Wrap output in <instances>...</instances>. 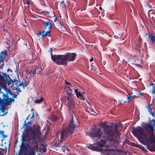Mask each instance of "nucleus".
<instances>
[{"label":"nucleus","mask_w":155,"mask_h":155,"mask_svg":"<svg viewBox=\"0 0 155 155\" xmlns=\"http://www.w3.org/2000/svg\"><path fill=\"white\" fill-rule=\"evenodd\" d=\"M103 126L104 133L108 140L107 141L101 140L97 143V145L101 147H105L107 148L113 147L117 148L120 140L119 131L117 130V125L114 124L112 126L106 125L104 123Z\"/></svg>","instance_id":"1"},{"label":"nucleus","mask_w":155,"mask_h":155,"mask_svg":"<svg viewBox=\"0 0 155 155\" xmlns=\"http://www.w3.org/2000/svg\"><path fill=\"white\" fill-rule=\"evenodd\" d=\"M155 126L154 124H150L145 125V130L148 131V134H144L143 129L140 127L134 128L132 130L133 134L135 136L138 137V134L144 136V140L142 143L147 145L148 150L152 152L155 151V137L153 133Z\"/></svg>","instance_id":"2"},{"label":"nucleus","mask_w":155,"mask_h":155,"mask_svg":"<svg viewBox=\"0 0 155 155\" xmlns=\"http://www.w3.org/2000/svg\"><path fill=\"white\" fill-rule=\"evenodd\" d=\"M66 98L68 101L67 105L68 108L69 110L70 113L71 114L72 116V118L71 119L70 123L68 125V127L66 129H62L61 131V138L62 140L68 138L70 135L73 132L76 127L74 123V120L73 117V114L74 112L72 109L74 108L75 105V103L74 102L72 97L73 95L71 92L67 91Z\"/></svg>","instance_id":"3"},{"label":"nucleus","mask_w":155,"mask_h":155,"mask_svg":"<svg viewBox=\"0 0 155 155\" xmlns=\"http://www.w3.org/2000/svg\"><path fill=\"white\" fill-rule=\"evenodd\" d=\"M77 55L76 53L69 52L67 53L64 55H60L59 60L57 62V64L66 66L68 64L67 61L69 62L74 61Z\"/></svg>","instance_id":"4"},{"label":"nucleus","mask_w":155,"mask_h":155,"mask_svg":"<svg viewBox=\"0 0 155 155\" xmlns=\"http://www.w3.org/2000/svg\"><path fill=\"white\" fill-rule=\"evenodd\" d=\"M91 132L88 131L86 132L87 135L92 138H96L100 139L101 138L103 132L100 128L94 127L91 128Z\"/></svg>","instance_id":"5"},{"label":"nucleus","mask_w":155,"mask_h":155,"mask_svg":"<svg viewBox=\"0 0 155 155\" xmlns=\"http://www.w3.org/2000/svg\"><path fill=\"white\" fill-rule=\"evenodd\" d=\"M90 149L92 150L98 152L102 151L101 155H109L110 154V151H115L116 149L114 148L107 149L104 150L103 148H98L97 147L95 146H92Z\"/></svg>","instance_id":"6"},{"label":"nucleus","mask_w":155,"mask_h":155,"mask_svg":"<svg viewBox=\"0 0 155 155\" xmlns=\"http://www.w3.org/2000/svg\"><path fill=\"white\" fill-rule=\"evenodd\" d=\"M26 121H25V123L23 125V127H25L26 131L29 130H31V132L34 134L33 138L35 137V135L36 133H38L40 131V128L38 127L37 128L33 129L31 126H29L27 124H26Z\"/></svg>","instance_id":"7"},{"label":"nucleus","mask_w":155,"mask_h":155,"mask_svg":"<svg viewBox=\"0 0 155 155\" xmlns=\"http://www.w3.org/2000/svg\"><path fill=\"white\" fill-rule=\"evenodd\" d=\"M51 31V30L48 29V31L45 32V29H43L42 31H39L37 34V36L40 37L41 36V38H44L45 37L48 35V37L51 36V35L50 32Z\"/></svg>","instance_id":"8"},{"label":"nucleus","mask_w":155,"mask_h":155,"mask_svg":"<svg viewBox=\"0 0 155 155\" xmlns=\"http://www.w3.org/2000/svg\"><path fill=\"white\" fill-rule=\"evenodd\" d=\"M52 48H51L49 51L50 52L51 55V58L52 60L55 63L57 64L58 61L59 60L60 55H53L52 53Z\"/></svg>","instance_id":"9"},{"label":"nucleus","mask_w":155,"mask_h":155,"mask_svg":"<svg viewBox=\"0 0 155 155\" xmlns=\"http://www.w3.org/2000/svg\"><path fill=\"white\" fill-rule=\"evenodd\" d=\"M7 55L6 53L3 51L0 54V64H1V67H3L4 65V60Z\"/></svg>","instance_id":"10"},{"label":"nucleus","mask_w":155,"mask_h":155,"mask_svg":"<svg viewBox=\"0 0 155 155\" xmlns=\"http://www.w3.org/2000/svg\"><path fill=\"white\" fill-rule=\"evenodd\" d=\"M74 92L75 93L77 97L79 98H80L83 100L84 101L85 98L81 94L80 91H78V89H75Z\"/></svg>","instance_id":"11"},{"label":"nucleus","mask_w":155,"mask_h":155,"mask_svg":"<svg viewBox=\"0 0 155 155\" xmlns=\"http://www.w3.org/2000/svg\"><path fill=\"white\" fill-rule=\"evenodd\" d=\"M5 104L4 103V101L0 97V110H1L2 112H5V107H4L6 105H5Z\"/></svg>","instance_id":"12"},{"label":"nucleus","mask_w":155,"mask_h":155,"mask_svg":"<svg viewBox=\"0 0 155 155\" xmlns=\"http://www.w3.org/2000/svg\"><path fill=\"white\" fill-rule=\"evenodd\" d=\"M43 24L45 26V29H46L48 27V29L51 30V27L53 26V25L51 22H50L49 21H46V22H44Z\"/></svg>","instance_id":"13"},{"label":"nucleus","mask_w":155,"mask_h":155,"mask_svg":"<svg viewBox=\"0 0 155 155\" xmlns=\"http://www.w3.org/2000/svg\"><path fill=\"white\" fill-rule=\"evenodd\" d=\"M75 87L74 86H73L71 85L69 86H66L65 87L66 89V92L67 91L68 92H71L72 93V91L75 89H75Z\"/></svg>","instance_id":"14"},{"label":"nucleus","mask_w":155,"mask_h":155,"mask_svg":"<svg viewBox=\"0 0 155 155\" xmlns=\"http://www.w3.org/2000/svg\"><path fill=\"white\" fill-rule=\"evenodd\" d=\"M2 100L4 101V103L5 104V105H8L10 103L12 102H14L15 101V99H13L11 98H8L7 99H5Z\"/></svg>","instance_id":"15"},{"label":"nucleus","mask_w":155,"mask_h":155,"mask_svg":"<svg viewBox=\"0 0 155 155\" xmlns=\"http://www.w3.org/2000/svg\"><path fill=\"white\" fill-rule=\"evenodd\" d=\"M148 37L150 38V42L154 43L155 42V36L152 33L148 35Z\"/></svg>","instance_id":"16"},{"label":"nucleus","mask_w":155,"mask_h":155,"mask_svg":"<svg viewBox=\"0 0 155 155\" xmlns=\"http://www.w3.org/2000/svg\"><path fill=\"white\" fill-rule=\"evenodd\" d=\"M36 69H35L34 68H32L31 71L29 72V74L31 76L33 77L34 75L36 74Z\"/></svg>","instance_id":"17"},{"label":"nucleus","mask_w":155,"mask_h":155,"mask_svg":"<svg viewBox=\"0 0 155 155\" xmlns=\"http://www.w3.org/2000/svg\"><path fill=\"white\" fill-rule=\"evenodd\" d=\"M44 100V98L42 97H41L40 99H36L34 101V103L37 104H40Z\"/></svg>","instance_id":"18"},{"label":"nucleus","mask_w":155,"mask_h":155,"mask_svg":"<svg viewBox=\"0 0 155 155\" xmlns=\"http://www.w3.org/2000/svg\"><path fill=\"white\" fill-rule=\"evenodd\" d=\"M152 104H149L146 106V108L148 109V111L150 113L152 111Z\"/></svg>","instance_id":"19"},{"label":"nucleus","mask_w":155,"mask_h":155,"mask_svg":"<svg viewBox=\"0 0 155 155\" xmlns=\"http://www.w3.org/2000/svg\"><path fill=\"white\" fill-rule=\"evenodd\" d=\"M126 102V99L125 98H124L119 101V104H123Z\"/></svg>","instance_id":"20"},{"label":"nucleus","mask_w":155,"mask_h":155,"mask_svg":"<svg viewBox=\"0 0 155 155\" xmlns=\"http://www.w3.org/2000/svg\"><path fill=\"white\" fill-rule=\"evenodd\" d=\"M134 62H135V65L138 66H140V60L139 61L138 59H136L134 61Z\"/></svg>","instance_id":"21"},{"label":"nucleus","mask_w":155,"mask_h":155,"mask_svg":"<svg viewBox=\"0 0 155 155\" xmlns=\"http://www.w3.org/2000/svg\"><path fill=\"white\" fill-rule=\"evenodd\" d=\"M127 99L128 100V102L130 101H131L132 99H133V97H132V96H131L130 94H128V95H127Z\"/></svg>","instance_id":"22"},{"label":"nucleus","mask_w":155,"mask_h":155,"mask_svg":"<svg viewBox=\"0 0 155 155\" xmlns=\"http://www.w3.org/2000/svg\"><path fill=\"white\" fill-rule=\"evenodd\" d=\"M18 87H13V89L16 90V91L18 92V94H19V92H21V90L20 88H18Z\"/></svg>","instance_id":"23"},{"label":"nucleus","mask_w":155,"mask_h":155,"mask_svg":"<svg viewBox=\"0 0 155 155\" xmlns=\"http://www.w3.org/2000/svg\"><path fill=\"white\" fill-rule=\"evenodd\" d=\"M144 3L145 4L144 5L146 7H149L151 8V6L150 5L149 3V2L147 1H144Z\"/></svg>","instance_id":"24"},{"label":"nucleus","mask_w":155,"mask_h":155,"mask_svg":"<svg viewBox=\"0 0 155 155\" xmlns=\"http://www.w3.org/2000/svg\"><path fill=\"white\" fill-rule=\"evenodd\" d=\"M91 70L92 71H93L94 72L97 69L96 67L95 66H94L92 64H91Z\"/></svg>","instance_id":"25"},{"label":"nucleus","mask_w":155,"mask_h":155,"mask_svg":"<svg viewBox=\"0 0 155 155\" xmlns=\"http://www.w3.org/2000/svg\"><path fill=\"white\" fill-rule=\"evenodd\" d=\"M2 30L3 31L4 33H7L8 31L6 29V28L4 27L3 25L2 26Z\"/></svg>","instance_id":"26"},{"label":"nucleus","mask_w":155,"mask_h":155,"mask_svg":"<svg viewBox=\"0 0 155 155\" xmlns=\"http://www.w3.org/2000/svg\"><path fill=\"white\" fill-rule=\"evenodd\" d=\"M41 4L43 6H46L45 0H39Z\"/></svg>","instance_id":"27"},{"label":"nucleus","mask_w":155,"mask_h":155,"mask_svg":"<svg viewBox=\"0 0 155 155\" xmlns=\"http://www.w3.org/2000/svg\"><path fill=\"white\" fill-rule=\"evenodd\" d=\"M136 147L139 148L140 149H142L143 148H144V147L142 146L140 144H137V146H135Z\"/></svg>","instance_id":"28"},{"label":"nucleus","mask_w":155,"mask_h":155,"mask_svg":"<svg viewBox=\"0 0 155 155\" xmlns=\"http://www.w3.org/2000/svg\"><path fill=\"white\" fill-rule=\"evenodd\" d=\"M11 81L13 83H18L17 82H18V81L16 79V78H15V79L14 78L13 80H11Z\"/></svg>","instance_id":"29"},{"label":"nucleus","mask_w":155,"mask_h":155,"mask_svg":"<svg viewBox=\"0 0 155 155\" xmlns=\"http://www.w3.org/2000/svg\"><path fill=\"white\" fill-rule=\"evenodd\" d=\"M58 119V117L57 116H55L53 117L52 120L53 121H57Z\"/></svg>","instance_id":"30"},{"label":"nucleus","mask_w":155,"mask_h":155,"mask_svg":"<svg viewBox=\"0 0 155 155\" xmlns=\"http://www.w3.org/2000/svg\"><path fill=\"white\" fill-rule=\"evenodd\" d=\"M17 87H19L20 86H23V87H24V84L23 83H20L18 84H17Z\"/></svg>","instance_id":"31"},{"label":"nucleus","mask_w":155,"mask_h":155,"mask_svg":"<svg viewBox=\"0 0 155 155\" xmlns=\"http://www.w3.org/2000/svg\"><path fill=\"white\" fill-rule=\"evenodd\" d=\"M60 143H55L54 144V146L56 147H59L60 146Z\"/></svg>","instance_id":"32"},{"label":"nucleus","mask_w":155,"mask_h":155,"mask_svg":"<svg viewBox=\"0 0 155 155\" xmlns=\"http://www.w3.org/2000/svg\"><path fill=\"white\" fill-rule=\"evenodd\" d=\"M117 37H118V38H120L122 35V32H121L120 34H118L117 33Z\"/></svg>","instance_id":"33"},{"label":"nucleus","mask_w":155,"mask_h":155,"mask_svg":"<svg viewBox=\"0 0 155 155\" xmlns=\"http://www.w3.org/2000/svg\"><path fill=\"white\" fill-rule=\"evenodd\" d=\"M63 2H64V1H62V2H61V3H60V4H62V7H64V8H65L66 9L67 8V7H66V4H64L63 3Z\"/></svg>","instance_id":"34"},{"label":"nucleus","mask_w":155,"mask_h":155,"mask_svg":"<svg viewBox=\"0 0 155 155\" xmlns=\"http://www.w3.org/2000/svg\"><path fill=\"white\" fill-rule=\"evenodd\" d=\"M150 114L152 115L153 117H155V110H154L153 112L152 111L151 112Z\"/></svg>","instance_id":"35"},{"label":"nucleus","mask_w":155,"mask_h":155,"mask_svg":"<svg viewBox=\"0 0 155 155\" xmlns=\"http://www.w3.org/2000/svg\"><path fill=\"white\" fill-rule=\"evenodd\" d=\"M4 80V77L0 74V80Z\"/></svg>","instance_id":"36"},{"label":"nucleus","mask_w":155,"mask_h":155,"mask_svg":"<svg viewBox=\"0 0 155 155\" xmlns=\"http://www.w3.org/2000/svg\"><path fill=\"white\" fill-rule=\"evenodd\" d=\"M41 150L43 152H45L46 151V148H43L41 149Z\"/></svg>","instance_id":"37"},{"label":"nucleus","mask_w":155,"mask_h":155,"mask_svg":"<svg viewBox=\"0 0 155 155\" xmlns=\"http://www.w3.org/2000/svg\"><path fill=\"white\" fill-rule=\"evenodd\" d=\"M65 84L66 85H69V86H70L71 84L69 83L66 80L65 81Z\"/></svg>","instance_id":"38"},{"label":"nucleus","mask_w":155,"mask_h":155,"mask_svg":"<svg viewBox=\"0 0 155 155\" xmlns=\"http://www.w3.org/2000/svg\"><path fill=\"white\" fill-rule=\"evenodd\" d=\"M30 155H35V152L34 151H32L30 152Z\"/></svg>","instance_id":"39"},{"label":"nucleus","mask_w":155,"mask_h":155,"mask_svg":"<svg viewBox=\"0 0 155 155\" xmlns=\"http://www.w3.org/2000/svg\"><path fill=\"white\" fill-rule=\"evenodd\" d=\"M139 93L138 94V96H139V95H143V93H142L140 91H138Z\"/></svg>","instance_id":"40"},{"label":"nucleus","mask_w":155,"mask_h":155,"mask_svg":"<svg viewBox=\"0 0 155 155\" xmlns=\"http://www.w3.org/2000/svg\"><path fill=\"white\" fill-rule=\"evenodd\" d=\"M50 12H51V9H50V10L49 11H45V12L46 13V14H48Z\"/></svg>","instance_id":"41"},{"label":"nucleus","mask_w":155,"mask_h":155,"mask_svg":"<svg viewBox=\"0 0 155 155\" xmlns=\"http://www.w3.org/2000/svg\"><path fill=\"white\" fill-rule=\"evenodd\" d=\"M132 96V97H133V99L137 98L139 97V96H135V95H134V96Z\"/></svg>","instance_id":"42"},{"label":"nucleus","mask_w":155,"mask_h":155,"mask_svg":"<svg viewBox=\"0 0 155 155\" xmlns=\"http://www.w3.org/2000/svg\"><path fill=\"white\" fill-rule=\"evenodd\" d=\"M3 75H2L4 77V78H5L7 77V74L6 73H3Z\"/></svg>","instance_id":"43"},{"label":"nucleus","mask_w":155,"mask_h":155,"mask_svg":"<svg viewBox=\"0 0 155 155\" xmlns=\"http://www.w3.org/2000/svg\"><path fill=\"white\" fill-rule=\"evenodd\" d=\"M27 4L28 5V6H29L30 3V2L28 0L27 1Z\"/></svg>","instance_id":"44"},{"label":"nucleus","mask_w":155,"mask_h":155,"mask_svg":"<svg viewBox=\"0 0 155 155\" xmlns=\"http://www.w3.org/2000/svg\"><path fill=\"white\" fill-rule=\"evenodd\" d=\"M17 96V95L16 94H14L13 95V97L14 98H16Z\"/></svg>","instance_id":"45"},{"label":"nucleus","mask_w":155,"mask_h":155,"mask_svg":"<svg viewBox=\"0 0 155 155\" xmlns=\"http://www.w3.org/2000/svg\"><path fill=\"white\" fill-rule=\"evenodd\" d=\"M2 136L3 137V138H5L7 137V136L5 135H4V134L3 135H2Z\"/></svg>","instance_id":"46"},{"label":"nucleus","mask_w":155,"mask_h":155,"mask_svg":"<svg viewBox=\"0 0 155 155\" xmlns=\"http://www.w3.org/2000/svg\"><path fill=\"white\" fill-rule=\"evenodd\" d=\"M18 83L16 82V83H15V87H17V84H18L19 83V81H18V82H17Z\"/></svg>","instance_id":"47"},{"label":"nucleus","mask_w":155,"mask_h":155,"mask_svg":"<svg viewBox=\"0 0 155 155\" xmlns=\"http://www.w3.org/2000/svg\"><path fill=\"white\" fill-rule=\"evenodd\" d=\"M1 134H2V135L4 134V130L1 131Z\"/></svg>","instance_id":"48"},{"label":"nucleus","mask_w":155,"mask_h":155,"mask_svg":"<svg viewBox=\"0 0 155 155\" xmlns=\"http://www.w3.org/2000/svg\"><path fill=\"white\" fill-rule=\"evenodd\" d=\"M138 41L140 42L142 41V38H139Z\"/></svg>","instance_id":"49"},{"label":"nucleus","mask_w":155,"mask_h":155,"mask_svg":"<svg viewBox=\"0 0 155 155\" xmlns=\"http://www.w3.org/2000/svg\"><path fill=\"white\" fill-rule=\"evenodd\" d=\"M57 18L56 17L54 19V22H56L57 21Z\"/></svg>","instance_id":"50"},{"label":"nucleus","mask_w":155,"mask_h":155,"mask_svg":"<svg viewBox=\"0 0 155 155\" xmlns=\"http://www.w3.org/2000/svg\"><path fill=\"white\" fill-rule=\"evenodd\" d=\"M93 60V58H91L90 59V62H92Z\"/></svg>","instance_id":"51"},{"label":"nucleus","mask_w":155,"mask_h":155,"mask_svg":"<svg viewBox=\"0 0 155 155\" xmlns=\"http://www.w3.org/2000/svg\"><path fill=\"white\" fill-rule=\"evenodd\" d=\"M152 92L153 93H155V87L154 89L152 91Z\"/></svg>","instance_id":"52"},{"label":"nucleus","mask_w":155,"mask_h":155,"mask_svg":"<svg viewBox=\"0 0 155 155\" xmlns=\"http://www.w3.org/2000/svg\"><path fill=\"white\" fill-rule=\"evenodd\" d=\"M67 4H68V5H70V2H69V1H67Z\"/></svg>","instance_id":"53"},{"label":"nucleus","mask_w":155,"mask_h":155,"mask_svg":"<svg viewBox=\"0 0 155 155\" xmlns=\"http://www.w3.org/2000/svg\"><path fill=\"white\" fill-rule=\"evenodd\" d=\"M31 121H29L27 123H26V124H27L28 125V124H31Z\"/></svg>","instance_id":"54"},{"label":"nucleus","mask_w":155,"mask_h":155,"mask_svg":"<svg viewBox=\"0 0 155 155\" xmlns=\"http://www.w3.org/2000/svg\"><path fill=\"white\" fill-rule=\"evenodd\" d=\"M5 114H6V113H4L2 114H0V116H4Z\"/></svg>","instance_id":"55"},{"label":"nucleus","mask_w":155,"mask_h":155,"mask_svg":"<svg viewBox=\"0 0 155 155\" xmlns=\"http://www.w3.org/2000/svg\"><path fill=\"white\" fill-rule=\"evenodd\" d=\"M0 155H3V153L2 151H0Z\"/></svg>","instance_id":"56"},{"label":"nucleus","mask_w":155,"mask_h":155,"mask_svg":"<svg viewBox=\"0 0 155 155\" xmlns=\"http://www.w3.org/2000/svg\"><path fill=\"white\" fill-rule=\"evenodd\" d=\"M34 117V112H33V114H32V117Z\"/></svg>","instance_id":"57"},{"label":"nucleus","mask_w":155,"mask_h":155,"mask_svg":"<svg viewBox=\"0 0 155 155\" xmlns=\"http://www.w3.org/2000/svg\"><path fill=\"white\" fill-rule=\"evenodd\" d=\"M66 150H67V151H70V150H69V148H67V149H66Z\"/></svg>","instance_id":"58"},{"label":"nucleus","mask_w":155,"mask_h":155,"mask_svg":"<svg viewBox=\"0 0 155 155\" xmlns=\"http://www.w3.org/2000/svg\"><path fill=\"white\" fill-rule=\"evenodd\" d=\"M153 83H151L150 84V86H153Z\"/></svg>","instance_id":"59"},{"label":"nucleus","mask_w":155,"mask_h":155,"mask_svg":"<svg viewBox=\"0 0 155 155\" xmlns=\"http://www.w3.org/2000/svg\"><path fill=\"white\" fill-rule=\"evenodd\" d=\"M7 148H5V149H2V150H7Z\"/></svg>","instance_id":"60"},{"label":"nucleus","mask_w":155,"mask_h":155,"mask_svg":"<svg viewBox=\"0 0 155 155\" xmlns=\"http://www.w3.org/2000/svg\"><path fill=\"white\" fill-rule=\"evenodd\" d=\"M9 70L11 71H12V70L11 69H9V68L8 69V70H7V71L8 72L9 71Z\"/></svg>","instance_id":"61"},{"label":"nucleus","mask_w":155,"mask_h":155,"mask_svg":"<svg viewBox=\"0 0 155 155\" xmlns=\"http://www.w3.org/2000/svg\"><path fill=\"white\" fill-rule=\"evenodd\" d=\"M152 121L155 123V120L153 119L152 120Z\"/></svg>","instance_id":"62"},{"label":"nucleus","mask_w":155,"mask_h":155,"mask_svg":"<svg viewBox=\"0 0 155 155\" xmlns=\"http://www.w3.org/2000/svg\"><path fill=\"white\" fill-rule=\"evenodd\" d=\"M37 147V149H38V145H37L36 146V147Z\"/></svg>","instance_id":"63"},{"label":"nucleus","mask_w":155,"mask_h":155,"mask_svg":"<svg viewBox=\"0 0 155 155\" xmlns=\"http://www.w3.org/2000/svg\"><path fill=\"white\" fill-rule=\"evenodd\" d=\"M147 34H145V35H144V37H145L146 36H147Z\"/></svg>","instance_id":"64"}]
</instances>
